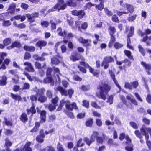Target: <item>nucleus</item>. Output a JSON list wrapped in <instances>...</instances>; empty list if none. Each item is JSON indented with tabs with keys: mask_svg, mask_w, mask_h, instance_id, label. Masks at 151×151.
Returning <instances> with one entry per match:
<instances>
[{
	"mask_svg": "<svg viewBox=\"0 0 151 151\" xmlns=\"http://www.w3.org/2000/svg\"><path fill=\"white\" fill-rule=\"evenodd\" d=\"M33 91L36 93V95H32L30 96V99L32 101H36L37 99L41 103H43L46 101L47 98L44 96L45 89L44 88H38L37 87L34 88Z\"/></svg>",
	"mask_w": 151,
	"mask_h": 151,
	"instance_id": "1",
	"label": "nucleus"
},
{
	"mask_svg": "<svg viewBox=\"0 0 151 151\" xmlns=\"http://www.w3.org/2000/svg\"><path fill=\"white\" fill-rule=\"evenodd\" d=\"M99 88L100 90V94H97V96L105 100L108 92L111 88V86L107 83H102V84L100 85Z\"/></svg>",
	"mask_w": 151,
	"mask_h": 151,
	"instance_id": "2",
	"label": "nucleus"
},
{
	"mask_svg": "<svg viewBox=\"0 0 151 151\" xmlns=\"http://www.w3.org/2000/svg\"><path fill=\"white\" fill-rule=\"evenodd\" d=\"M141 133L145 136L146 139L147 140V144L149 148L151 149V142L150 141L148 140L149 136L148 133H149L151 136V128L147 127L145 125H143L142 127L140 129Z\"/></svg>",
	"mask_w": 151,
	"mask_h": 151,
	"instance_id": "3",
	"label": "nucleus"
},
{
	"mask_svg": "<svg viewBox=\"0 0 151 151\" xmlns=\"http://www.w3.org/2000/svg\"><path fill=\"white\" fill-rule=\"evenodd\" d=\"M120 4L122 6V7H124V8H126V9L128 10L127 11H123V12H117V14L120 16L122 15L123 14H128L129 13L128 11L131 13H132L134 10V8L133 6L129 4H127L124 3L123 1H120Z\"/></svg>",
	"mask_w": 151,
	"mask_h": 151,
	"instance_id": "4",
	"label": "nucleus"
},
{
	"mask_svg": "<svg viewBox=\"0 0 151 151\" xmlns=\"http://www.w3.org/2000/svg\"><path fill=\"white\" fill-rule=\"evenodd\" d=\"M66 4L64 3L63 0H58V2L54 6L48 10V12H50L58 9L59 11L60 10H64L65 9Z\"/></svg>",
	"mask_w": 151,
	"mask_h": 151,
	"instance_id": "5",
	"label": "nucleus"
},
{
	"mask_svg": "<svg viewBox=\"0 0 151 151\" xmlns=\"http://www.w3.org/2000/svg\"><path fill=\"white\" fill-rule=\"evenodd\" d=\"M56 90L57 91H59L62 95L66 96L68 94L70 98H71L73 94L74 93V90L72 89H70L68 91V93H67L65 90L62 87L60 86L57 87Z\"/></svg>",
	"mask_w": 151,
	"mask_h": 151,
	"instance_id": "6",
	"label": "nucleus"
},
{
	"mask_svg": "<svg viewBox=\"0 0 151 151\" xmlns=\"http://www.w3.org/2000/svg\"><path fill=\"white\" fill-rule=\"evenodd\" d=\"M15 7L16 6L14 4L12 3L11 4L8 9V13L0 14V21L4 19L7 17L8 13H13L15 10Z\"/></svg>",
	"mask_w": 151,
	"mask_h": 151,
	"instance_id": "7",
	"label": "nucleus"
},
{
	"mask_svg": "<svg viewBox=\"0 0 151 151\" xmlns=\"http://www.w3.org/2000/svg\"><path fill=\"white\" fill-rule=\"evenodd\" d=\"M81 65L84 66L86 68H88L90 72L92 73L94 76L96 77L99 76V71L98 70H95L91 67H90L88 64L86 63L84 61L80 62Z\"/></svg>",
	"mask_w": 151,
	"mask_h": 151,
	"instance_id": "8",
	"label": "nucleus"
},
{
	"mask_svg": "<svg viewBox=\"0 0 151 151\" xmlns=\"http://www.w3.org/2000/svg\"><path fill=\"white\" fill-rule=\"evenodd\" d=\"M65 107L67 109L69 110H72L73 109H77L78 107L75 103L70 104L69 101L65 100Z\"/></svg>",
	"mask_w": 151,
	"mask_h": 151,
	"instance_id": "9",
	"label": "nucleus"
},
{
	"mask_svg": "<svg viewBox=\"0 0 151 151\" xmlns=\"http://www.w3.org/2000/svg\"><path fill=\"white\" fill-rule=\"evenodd\" d=\"M141 64L145 68L147 74L149 75H151V65L147 64L145 62L143 61H142L141 62Z\"/></svg>",
	"mask_w": 151,
	"mask_h": 151,
	"instance_id": "10",
	"label": "nucleus"
},
{
	"mask_svg": "<svg viewBox=\"0 0 151 151\" xmlns=\"http://www.w3.org/2000/svg\"><path fill=\"white\" fill-rule=\"evenodd\" d=\"M109 73L110 74L111 78L112 79L114 83H115L116 86L119 88V91L117 92L118 93L120 92L121 91V87L118 83L117 81L115 78V75L112 71V70H109Z\"/></svg>",
	"mask_w": 151,
	"mask_h": 151,
	"instance_id": "11",
	"label": "nucleus"
},
{
	"mask_svg": "<svg viewBox=\"0 0 151 151\" xmlns=\"http://www.w3.org/2000/svg\"><path fill=\"white\" fill-rule=\"evenodd\" d=\"M72 14L74 15L79 16L78 17V19H80L82 18L85 15V12L83 10L77 11L75 10L72 12Z\"/></svg>",
	"mask_w": 151,
	"mask_h": 151,
	"instance_id": "12",
	"label": "nucleus"
},
{
	"mask_svg": "<svg viewBox=\"0 0 151 151\" xmlns=\"http://www.w3.org/2000/svg\"><path fill=\"white\" fill-rule=\"evenodd\" d=\"M125 139L127 140L126 143L129 145V146H127L125 147L126 150L127 151H132L133 145L131 144V139L127 135L126 136Z\"/></svg>",
	"mask_w": 151,
	"mask_h": 151,
	"instance_id": "13",
	"label": "nucleus"
},
{
	"mask_svg": "<svg viewBox=\"0 0 151 151\" xmlns=\"http://www.w3.org/2000/svg\"><path fill=\"white\" fill-rule=\"evenodd\" d=\"M39 14L37 12H35L31 14H28L26 15V16L28 20L31 22L35 21V18L38 16Z\"/></svg>",
	"mask_w": 151,
	"mask_h": 151,
	"instance_id": "14",
	"label": "nucleus"
},
{
	"mask_svg": "<svg viewBox=\"0 0 151 151\" xmlns=\"http://www.w3.org/2000/svg\"><path fill=\"white\" fill-rule=\"evenodd\" d=\"M52 71L53 72L54 76L57 78L59 82L60 83V79L59 78V75L61 76V74L60 73L59 69L57 67H54L52 68Z\"/></svg>",
	"mask_w": 151,
	"mask_h": 151,
	"instance_id": "15",
	"label": "nucleus"
},
{
	"mask_svg": "<svg viewBox=\"0 0 151 151\" xmlns=\"http://www.w3.org/2000/svg\"><path fill=\"white\" fill-rule=\"evenodd\" d=\"M24 65L27 66L25 68V70L30 72H34V69L30 63L28 62H25L24 63Z\"/></svg>",
	"mask_w": 151,
	"mask_h": 151,
	"instance_id": "16",
	"label": "nucleus"
},
{
	"mask_svg": "<svg viewBox=\"0 0 151 151\" xmlns=\"http://www.w3.org/2000/svg\"><path fill=\"white\" fill-rule=\"evenodd\" d=\"M31 144L30 142L27 143L24 147L20 148V151H32V148L30 147Z\"/></svg>",
	"mask_w": 151,
	"mask_h": 151,
	"instance_id": "17",
	"label": "nucleus"
},
{
	"mask_svg": "<svg viewBox=\"0 0 151 151\" xmlns=\"http://www.w3.org/2000/svg\"><path fill=\"white\" fill-rule=\"evenodd\" d=\"M40 135L37 137L36 140L39 142L42 143L43 142V138L45 137L43 130L42 129L40 130Z\"/></svg>",
	"mask_w": 151,
	"mask_h": 151,
	"instance_id": "18",
	"label": "nucleus"
},
{
	"mask_svg": "<svg viewBox=\"0 0 151 151\" xmlns=\"http://www.w3.org/2000/svg\"><path fill=\"white\" fill-rule=\"evenodd\" d=\"M5 145L7 147L6 150H3L1 151H12L10 149L8 148V147L12 146V143L8 139L6 138L5 140Z\"/></svg>",
	"mask_w": 151,
	"mask_h": 151,
	"instance_id": "19",
	"label": "nucleus"
},
{
	"mask_svg": "<svg viewBox=\"0 0 151 151\" xmlns=\"http://www.w3.org/2000/svg\"><path fill=\"white\" fill-rule=\"evenodd\" d=\"M40 122L43 123L45 122L46 119V112L45 111H40Z\"/></svg>",
	"mask_w": 151,
	"mask_h": 151,
	"instance_id": "20",
	"label": "nucleus"
},
{
	"mask_svg": "<svg viewBox=\"0 0 151 151\" xmlns=\"http://www.w3.org/2000/svg\"><path fill=\"white\" fill-rule=\"evenodd\" d=\"M7 77L5 76H2L0 80V85L4 86L6 84Z\"/></svg>",
	"mask_w": 151,
	"mask_h": 151,
	"instance_id": "21",
	"label": "nucleus"
},
{
	"mask_svg": "<svg viewBox=\"0 0 151 151\" xmlns=\"http://www.w3.org/2000/svg\"><path fill=\"white\" fill-rule=\"evenodd\" d=\"M133 97L132 95L129 94L126 96V98L127 99L130 100L132 103L135 105H137V102L135 100L132 98Z\"/></svg>",
	"mask_w": 151,
	"mask_h": 151,
	"instance_id": "22",
	"label": "nucleus"
},
{
	"mask_svg": "<svg viewBox=\"0 0 151 151\" xmlns=\"http://www.w3.org/2000/svg\"><path fill=\"white\" fill-rule=\"evenodd\" d=\"M58 57H59L58 56L54 57L51 58V63L52 64L57 65L59 63L60 61Z\"/></svg>",
	"mask_w": 151,
	"mask_h": 151,
	"instance_id": "23",
	"label": "nucleus"
},
{
	"mask_svg": "<svg viewBox=\"0 0 151 151\" xmlns=\"http://www.w3.org/2000/svg\"><path fill=\"white\" fill-rule=\"evenodd\" d=\"M57 32L59 36L62 37H64V36H65L67 34V32L65 31H64L63 32H62V29L60 27L57 29Z\"/></svg>",
	"mask_w": 151,
	"mask_h": 151,
	"instance_id": "24",
	"label": "nucleus"
},
{
	"mask_svg": "<svg viewBox=\"0 0 151 151\" xmlns=\"http://www.w3.org/2000/svg\"><path fill=\"white\" fill-rule=\"evenodd\" d=\"M74 36V35L72 33H69L68 34H66L65 36H64V39L63 41V42L65 43H67L68 42V41L65 40V39H70L72 38Z\"/></svg>",
	"mask_w": 151,
	"mask_h": 151,
	"instance_id": "25",
	"label": "nucleus"
},
{
	"mask_svg": "<svg viewBox=\"0 0 151 151\" xmlns=\"http://www.w3.org/2000/svg\"><path fill=\"white\" fill-rule=\"evenodd\" d=\"M98 135L99 133L98 132L96 131L93 132L92 135L90 137V139L91 142H94L95 140L96 137H98Z\"/></svg>",
	"mask_w": 151,
	"mask_h": 151,
	"instance_id": "26",
	"label": "nucleus"
},
{
	"mask_svg": "<svg viewBox=\"0 0 151 151\" xmlns=\"http://www.w3.org/2000/svg\"><path fill=\"white\" fill-rule=\"evenodd\" d=\"M104 60V62H106L109 63L114 62V60L113 58L111 56H107L105 58Z\"/></svg>",
	"mask_w": 151,
	"mask_h": 151,
	"instance_id": "27",
	"label": "nucleus"
},
{
	"mask_svg": "<svg viewBox=\"0 0 151 151\" xmlns=\"http://www.w3.org/2000/svg\"><path fill=\"white\" fill-rule=\"evenodd\" d=\"M47 42L44 41H38L36 44L39 47L40 49L43 46H45L47 44Z\"/></svg>",
	"mask_w": 151,
	"mask_h": 151,
	"instance_id": "28",
	"label": "nucleus"
},
{
	"mask_svg": "<svg viewBox=\"0 0 151 151\" xmlns=\"http://www.w3.org/2000/svg\"><path fill=\"white\" fill-rule=\"evenodd\" d=\"M24 49L26 51L33 52L35 50V48L32 46L25 45L24 47Z\"/></svg>",
	"mask_w": 151,
	"mask_h": 151,
	"instance_id": "29",
	"label": "nucleus"
},
{
	"mask_svg": "<svg viewBox=\"0 0 151 151\" xmlns=\"http://www.w3.org/2000/svg\"><path fill=\"white\" fill-rule=\"evenodd\" d=\"M20 120L23 122H25L28 120L27 115L25 113H23L21 116Z\"/></svg>",
	"mask_w": 151,
	"mask_h": 151,
	"instance_id": "30",
	"label": "nucleus"
},
{
	"mask_svg": "<svg viewBox=\"0 0 151 151\" xmlns=\"http://www.w3.org/2000/svg\"><path fill=\"white\" fill-rule=\"evenodd\" d=\"M109 33L111 36L113 35L115 33L116 30L114 27L110 26L108 28Z\"/></svg>",
	"mask_w": 151,
	"mask_h": 151,
	"instance_id": "31",
	"label": "nucleus"
},
{
	"mask_svg": "<svg viewBox=\"0 0 151 151\" xmlns=\"http://www.w3.org/2000/svg\"><path fill=\"white\" fill-rule=\"evenodd\" d=\"M11 96L13 99L19 101L22 99V98L19 96L17 95H15L12 93H11Z\"/></svg>",
	"mask_w": 151,
	"mask_h": 151,
	"instance_id": "32",
	"label": "nucleus"
},
{
	"mask_svg": "<svg viewBox=\"0 0 151 151\" xmlns=\"http://www.w3.org/2000/svg\"><path fill=\"white\" fill-rule=\"evenodd\" d=\"M27 111L28 114H30L31 113L32 114L35 113L36 112L35 106L34 105H33L30 109H27Z\"/></svg>",
	"mask_w": 151,
	"mask_h": 151,
	"instance_id": "33",
	"label": "nucleus"
},
{
	"mask_svg": "<svg viewBox=\"0 0 151 151\" xmlns=\"http://www.w3.org/2000/svg\"><path fill=\"white\" fill-rule=\"evenodd\" d=\"M93 123V119H90L88 120L86 122V125L87 126L91 127Z\"/></svg>",
	"mask_w": 151,
	"mask_h": 151,
	"instance_id": "34",
	"label": "nucleus"
},
{
	"mask_svg": "<svg viewBox=\"0 0 151 151\" xmlns=\"http://www.w3.org/2000/svg\"><path fill=\"white\" fill-rule=\"evenodd\" d=\"M11 40L10 38H7L4 39L3 41V44L5 46H7L11 43Z\"/></svg>",
	"mask_w": 151,
	"mask_h": 151,
	"instance_id": "35",
	"label": "nucleus"
},
{
	"mask_svg": "<svg viewBox=\"0 0 151 151\" xmlns=\"http://www.w3.org/2000/svg\"><path fill=\"white\" fill-rule=\"evenodd\" d=\"M57 106V104L52 103L49 105L48 109L50 111L54 110L55 109V107Z\"/></svg>",
	"mask_w": 151,
	"mask_h": 151,
	"instance_id": "36",
	"label": "nucleus"
},
{
	"mask_svg": "<svg viewBox=\"0 0 151 151\" xmlns=\"http://www.w3.org/2000/svg\"><path fill=\"white\" fill-rule=\"evenodd\" d=\"M65 105V100H62L60 101V104L57 109L58 111H59L62 109L63 106L64 104Z\"/></svg>",
	"mask_w": 151,
	"mask_h": 151,
	"instance_id": "37",
	"label": "nucleus"
},
{
	"mask_svg": "<svg viewBox=\"0 0 151 151\" xmlns=\"http://www.w3.org/2000/svg\"><path fill=\"white\" fill-rule=\"evenodd\" d=\"M134 31V28L132 26L130 27V30L128 35L127 38H129V37L133 36Z\"/></svg>",
	"mask_w": 151,
	"mask_h": 151,
	"instance_id": "38",
	"label": "nucleus"
},
{
	"mask_svg": "<svg viewBox=\"0 0 151 151\" xmlns=\"http://www.w3.org/2000/svg\"><path fill=\"white\" fill-rule=\"evenodd\" d=\"M124 87L127 89H129L130 90L133 89L132 86L131 84V82L130 83L126 82L125 84Z\"/></svg>",
	"mask_w": 151,
	"mask_h": 151,
	"instance_id": "39",
	"label": "nucleus"
},
{
	"mask_svg": "<svg viewBox=\"0 0 151 151\" xmlns=\"http://www.w3.org/2000/svg\"><path fill=\"white\" fill-rule=\"evenodd\" d=\"M80 88L83 91H86L90 90V88L89 85H83Z\"/></svg>",
	"mask_w": 151,
	"mask_h": 151,
	"instance_id": "40",
	"label": "nucleus"
},
{
	"mask_svg": "<svg viewBox=\"0 0 151 151\" xmlns=\"http://www.w3.org/2000/svg\"><path fill=\"white\" fill-rule=\"evenodd\" d=\"M138 48L139 52L143 56H145V49L143 48L142 46L139 45L138 46Z\"/></svg>",
	"mask_w": 151,
	"mask_h": 151,
	"instance_id": "41",
	"label": "nucleus"
},
{
	"mask_svg": "<svg viewBox=\"0 0 151 151\" xmlns=\"http://www.w3.org/2000/svg\"><path fill=\"white\" fill-rule=\"evenodd\" d=\"M124 52L125 55H126L127 56H128L129 59H133V56L131 55V53L130 51L127 50H125Z\"/></svg>",
	"mask_w": 151,
	"mask_h": 151,
	"instance_id": "42",
	"label": "nucleus"
},
{
	"mask_svg": "<svg viewBox=\"0 0 151 151\" xmlns=\"http://www.w3.org/2000/svg\"><path fill=\"white\" fill-rule=\"evenodd\" d=\"M151 33V31L148 29H147L145 33H143L141 31H140L139 32V34L141 36H143L145 34H149Z\"/></svg>",
	"mask_w": 151,
	"mask_h": 151,
	"instance_id": "43",
	"label": "nucleus"
},
{
	"mask_svg": "<svg viewBox=\"0 0 151 151\" xmlns=\"http://www.w3.org/2000/svg\"><path fill=\"white\" fill-rule=\"evenodd\" d=\"M52 79L50 77H47V78H45L44 80V82L45 83H51L52 82Z\"/></svg>",
	"mask_w": 151,
	"mask_h": 151,
	"instance_id": "44",
	"label": "nucleus"
},
{
	"mask_svg": "<svg viewBox=\"0 0 151 151\" xmlns=\"http://www.w3.org/2000/svg\"><path fill=\"white\" fill-rule=\"evenodd\" d=\"M40 125V124L39 122H37L35 124V126L33 129L31 130V132H36L38 129Z\"/></svg>",
	"mask_w": 151,
	"mask_h": 151,
	"instance_id": "45",
	"label": "nucleus"
},
{
	"mask_svg": "<svg viewBox=\"0 0 151 151\" xmlns=\"http://www.w3.org/2000/svg\"><path fill=\"white\" fill-rule=\"evenodd\" d=\"M70 58V59L73 61L78 60H79V57L76 55H72Z\"/></svg>",
	"mask_w": 151,
	"mask_h": 151,
	"instance_id": "46",
	"label": "nucleus"
},
{
	"mask_svg": "<svg viewBox=\"0 0 151 151\" xmlns=\"http://www.w3.org/2000/svg\"><path fill=\"white\" fill-rule=\"evenodd\" d=\"M21 45L19 41H15L12 44V46L14 47H19L21 46Z\"/></svg>",
	"mask_w": 151,
	"mask_h": 151,
	"instance_id": "47",
	"label": "nucleus"
},
{
	"mask_svg": "<svg viewBox=\"0 0 151 151\" xmlns=\"http://www.w3.org/2000/svg\"><path fill=\"white\" fill-rule=\"evenodd\" d=\"M84 141L85 142L86 144L90 146V145L93 142H91V139H89L88 138L85 137L83 139Z\"/></svg>",
	"mask_w": 151,
	"mask_h": 151,
	"instance_id": "48",
	"label": "nucleus"
},
{
	"mask_svg": "<svg viewBox=\"0 0 151 151\" xmlns=\"http://www.w3.org/2000/svg\"><path fill=\"white\" fill-rule=\"evenodd\" d=\"M57 148L58 151H64L63 146L60 143H58Z\"/></svg>",
	"mask_w": 151,
	"mask_h": 151,
	"instance_id": "49",
	"label": "nucleus"
},
{
	"mask_svg": "<svg viewBox=\"0 0 151 151\" xmlns=\"http://www.w3.org/2000/svg\"><path fill=\"white\" fill-rule=\"evenodd\" d=\"M104 7V5L103 3L102 2H101L100 4L96 6V8H97L98 10H101L103 9Z\"/></svg>",
	"mask_w": 151,
	"mask_h": 151,
	"instance_id": "50",
	"label": "nucleus"
},
{
	"mask_svg": "<svg viewBox=\"0 0 151 151\" xmlns=\"http://www.w3.org/2000/svg\"><path fill=\"white\" fill-rule=\"evenodd\" d=\"M113 95L110 96L107 99V102L109 103L110 104H112L113 103Z\"/></svg>",
	"mask_w": 151,
	"mask_h": 151,
	"instance_id": "51",
	"label": "nucleus"
},
{
	"mask_svg": "<svg viewBox=\"0 0 151 151\" xmlns=\"http://www.w3.org/2000/svg\"><path fill=\"white\" fill-rule=\"evenodd\" d=\"M11 24V22L9 20H4L2 23V25L4 26H9Z\"/></svg>",
	"mask_w": 151,
	"mask_h": 151,
	"instance_id": "52",
	"label": "nucleus"
},
{
	"mask_svg": "<svg viewBox=\"0 0 151 151\" xmlns=\"http://www.w3.org/2000/svg\"><path fill=\"white\" fill-rule=\"evenodd\" d=\"M67 4L69 6H75L76 5V4L73 2L72 0H69L67 2Z\"/></svg>",
	"mask_w": 151,
	"mask_h": 151,
	"instance_id": "53",
	"label": "nucleus"
},
{
	"mask_svg": "<svg viewBox=\"0 0 151 151\" xmlns=\"http://www.w3.org/2000/svg\"><path fill=\"white\" fill-rule=\"evenodd\" d=\"M131 84L132 86L133 89L136 88L138 86L139 83L137 81H134L131 82Z\"/></svg>",
	"mask_w": 151,
	"mask_h": 151,
	"instance_id": "54",
	"label": "nucleus"
},
{
	"mask_svg": "<svg viewBox=\"0 0 151 151\" xmlns=\"http://www.w3.org/2000/svg\"><path fill=\"white\" fill-rule=\"evenodd\" d=\"M46 95L48 98L51 99L52 97L53 93L51 91L48 90L46 92Z\"/></svg>",
	"mask_w": 151,
	"mask_h": 151,
	"instance_id": "55",
	"label": "nucleus"
},
{
	"mask_svg": "<svg viewBox=\"0 0 151 151\" xmlns=\"http://www.w3.org/2000/svg\"><path fill=\"white\" fill-rule=\"evenodd\" d=\"M129 124L134 129H137L138 128L137 124L133 122H130Z\"/></svg>",
	"mask_w": 151,
	"mask_h": 151,
	"instance_id": "56",
	"label": "nucleus"
},
{
	"mask_svg": "<svg viewBox=\"0 0 151 151\" xmlns=\"http://www.w3.org/2000/svg\"><path fill=\"white\" fill-rule=\"evenodd\" d=\"M83 105L85 107L88 108L89 106V102L86 100H84L83 101Z\"/></svg>",
	"mask_w": 151,
	"mask_h": 151,
	"instance_id": "57",
	"label": "nucleus"
},
{
	"mask_svg": "<svg viewBox=\"0 0 151 151\" xmlns=\"http://www.w3.org/2000/svg\"><path fill=\"white\" fill-rule=\"evenodd\" d=\"M41 24L44 27H47L48 26L49 23L47 21H42L41 22Z\"/></svg>",
	"mask_w": 151,
	"mask_h": 151,
	"instance_id": "58",
	"label": "nucleus"
},
{
	"mask_svg": "<svg viewBox=\"0 0 151 151\" xmlns=\"http://www.w3.org/2000/svg\"><path fill=\"white\" fill-rule=\"evenodd\" d=\"M106 13L108 16H111L113 15V13L111 11H109L106 8H105L104 9Z\"/></svg>",
	"mask_w": 151,
	"mask_h": 151,
	"instance_id": "59",
	"label": "nucleus"
},
{
	"mask_svg": "<svg viewBox=\"0 0 151 151\" xmlns=\"http://www.w3.org/2000/svg\"><path fill=\"white\" fill-rule=\"evenodd\" d=\"M112 20L114 22H119V20L118 19V17L116 15H114L112 17Z\"/></svg>",
	"mask_w": 151,
	"mask_h": 151,
	"instance_id": "60",
	"label": "nucleus"
},
{
	"mask_svg": "<svg viewBox=\"0 0 151 151\" xmlns=\"http://www.w3.org/2000/svg\"><path fill=\"white\" fill-rule=\"evenodd\" d=\"M86 42H85V43L83 44L84 46H86L87 47L91 46V40H86Z\"/></svg>",
	"mask_w": 151,
	"mask_h": 151,
	"instance_id": "61",
	"label": "nucleus"
},
{
	"mask_svg": "<svg viewBox=\"0 0 151 151\" xmlns=\"http://www.w3.org/2000/svg\"><path fill=\"white\" fill-rule=\"evenodd\" d=\"M5 124L8 126H11L12 124V122L11 121L8 120L6 118H4V122Z\"/></svg>",
	"mask_w": 151,
	"mask_h": 151,
	"instance_id": "62",
	"label": "nucleus"
},
{
	"mask_svg": "<svg viewBox=\"0 0 151 151\" xmlns=\"http://www.w3.org/2000/svg\"><path fill=\"white\" fill-rule=\"evenodd\" d=\"M96 141L98 143L101 144L103 141L102 138L99 136L97 137Z\"/></svg>",
	"mask_w": 151,
	"mask_h": 151,
	"instance_id": "63",
	"label": "nucleus"
},
{
	"mask_svg": "<svg viewBox=\"0 0 151 151\" xmlns=\"http://www.w3.org/2000/svg\"><path fill=\"white\" fill-rule=\"evenodd\" d=\"M88 26V24L86 22H83L82 23L81 25V28L82 29L85 30L86 29Z\"/></svg>",
	"mask_w": 151,
	"mask_h": 151,
	"instance_id": "64",
	"label": "nucleus"
}]
</instances>
